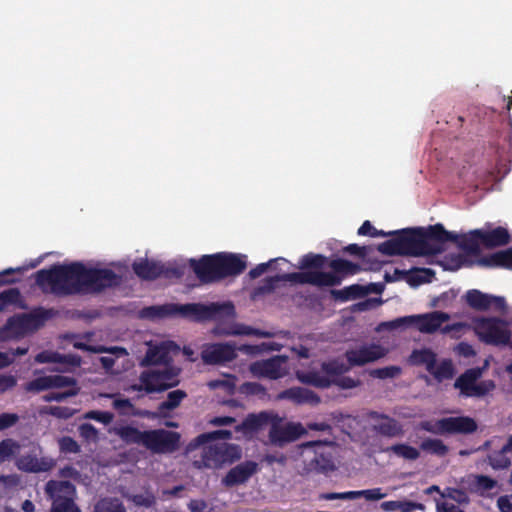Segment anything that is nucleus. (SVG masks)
<instances>
[{"label":"nucleus","instance_id":"nucleus-23","mask_svg":"<svg viewBox=\"0 0 512 512\" xmlns=\"http://www.w3.org/2000/svg\"><path fill=\"white\" fill-rule=\"evenodd\" d=\"M220 279L237 276L244 272L247 267L246 256L233 253H216Z\"/></svg>","mask_w":512,"mask_h":512},{"label":"nucleus","instance_id":"nucleus-12","mask_svg":"<svg viewBox=\"0 0 512 512\" xmlns=\"http://www.w3.org/2000/svg\"><path fill=\"white\" fill-rule=\"evenodd\" d=\"M54 315L52 309H45L42 307L34 309L30 313L19 314L10 317L7 320L5 329L11 331L16 335H22L28 331L40 328L45 321Z\"/></svg>","mask_w":512,"mask_h":512},{"label":"nucleus","instance_id":"nucleus-41","mask_svg":"<svg viewBox=\"0 0 512 512\" xmlns=\"http://www.w3.org/2000/svg\"><path fill=\"white\" fill-rule=\"evenodd\" d=\"M281 348H282V345L279 343L263 342L258 345L243 344L238 347L236 346V352L240 351L246 355L254 356V355H258V354H261L263 352H268V351H280Z\"/></svg>","mask_w":512,"mask_h":512},{"label":"nucleus","instance_id":"nucleus-11","mask_svg":"<svg viewBox=\"0 0 512 512\" xmlns=\"http://www.w3.org/2000/svg\"><path fill=\"white\" fill-rule=\"evenodd\" d=\"M326 279H328L326 274L304 272H292L266 277L257 287L253 289L252 297L255 299L259 296L272 293L276 289L277 284L281 281H287L296 284H321Z\"/></svg>","mask_w":512,"mask_h":512},{"label":"nucleus","instance_id":"nucleus-17","mask_svg":"<svg viewBox=\"0 0 512 512\" xmlns=\"http://www.w3.org/2000/svg\"><path fill=\"white\" fill-rule=\"evenodd\" d=\"M465 298L469 307L478 311L492 309L496 312L505 313L507 310L506 300L502 296H494L472 289L467 291Z\"/></svg>","mask_w":512,"mask_h":512},{"label":"nucleus","instance_id":"nucleus-1","mask_svg":"<svg viewBox=\"0 0 512 512\" xmlns=\"http://www.w3.org/2000/svg\"><path fill=\"white\" fill-rule=\"evenodd\" d=\"M43 292L56 296L99 294L120 285L121 276L107 268H88L81 262L54 264L35 273Z\"/></svg>","mask_w":512,"mask_h":512},{"label":"nucleus","instance_id":"nucleus-39","mask_svg":"<svg viewBox=\"0 0 512 512\" xmlns=\"http://www.w3.org/2000/svg\"><path fill=\"white\" fill-rule=\"evenodd\" d=\"M327 263V257L322 254L308 253L304 255L300 262L299 268L305 271H319L325 267Z\"/></svg>","mask_w":512,"mask_h":512},{"label":"nucleus","instance_id":"nucleus-58","mask_svg":"<svg viewBox=\"0 0 512 512\" xmlns=\"http://www.w3.org/2000/svg\"><path fill=\"white\" fill-rule=\"evenodd\" d=\"M356 499L365 498L367 501H378L383 499L386 494L382 492L381 488H373L366 490L355 491Z\"/></svg>","mask_w":512,"mask_h":512},{"label":"nucleus","instance_id":"nucleus-46","mask_svg":"<svg viewBox=\"0 0 512 512\" xmlns=\"http://www.w3.org/2000/svg\"><path fill=\"white\" fill-rule=\"evenodd\" d=\"M93 512H127L118 498H102L94 505Z\"/></svg>","mask_w":512,"mask_h":512},{"label":"nucleus","instance_id":"nucleus-32","mask_svg":"<svg viewBox=\"0 0 512 512\" xmlns=\"http://www.w3.org/2000/svg\"><path fill=\"white\" fill-rule=\"evenodd\" d=\"M134 273L142 280L152 281L162 276V264L141 259L132 264Z\"/></svg>","mask_w":512,"mask_h":512},{"label":"nucleus","instance_id":"nucleus-47","mask_svg":"<svg viewBox=\"0 0 512 512\" xmlns=\"http://www.w3.org/2000/svg\"><path fill=\"white\" fill-rule=\"evenodd\" d=\"M321 370L324 376H340L348 371V367L337 359L324 361L321 363Z\"/></svg>","mask_w":512,"mask_h":512},{"label":"nucleus","instance_id":"nucleus-54","mask_svg":"<svg viewBox=\"0 0 512 512\" xmlns=\"http://www.w3.org/2000/svg\"><path fill=\"white\" fill-rule=\"evenodd\" d=\"M59 449L62 453L77 454L81 451L80 445L70 436H63L58 440Z\"/></svg>","mask_w":512,"mask_h":512},{"label":"nucleus","instance_id":"nucleus-16","mask_svg":"<svg viewBox=\"0 0 512 512\" xmlns=\"http://www.w3.org/2000/svg\"><path fill=\"white\" fill-rule=\"evenodd\" d=\"M287 361V356L276 355L269 359L253 362L250 365V372L256 377L277 380L287 375L285 367Z\"/></svg>","mask_w":512,"mask_h":512},{"label":"nucleus","instance_id":"nucleus-3","mask_svg":"<svg viewBox=\"0 0 512 512\" xmlns=\"http://www.w3.org/2000/svg\"><path fill=\"white\" fill-rule=\"evenodd\" d=\"M180 314L196 321L219 320L223 317L234 314V305L227 301L223 303L213 302L208 305L201 303H190L184 305L165 304L160 306L144 307L140 315L147 319H159L167 316Z\"/></svg>","mask_w":512,"mask_h":512},{"label":"nucleus","instance_id":"nucleus-19","mask_svg":"<svg viewBox=\"0 0 512 512\" xmlns=\"http://www.w3.org/2000/svg\"><path fill=\"white\" fill-rule=\"evenodd\" d=\"M387 350L378 344L362 345L345 352L350 366H363L386 356Z\"/></svg>","mask_w":512,"mask_h":512},{"label":"nucleus","instance_id":"nucleus-38","mask_svg":"<svg viewBox=\"0 0 512 512\" xmlns=\"http://www.w3.org/2000/svg\"><path fill=\"white\" fill-rule=\"evenodd\" d=\"M232 437L230 430H216L212 432L202 433L198 435L190 444L189 447L194 448L202 445H206L215 440H229Z\"/></svg>","mask_w":512,"mask_h":512},{"label":"nucleus","instance_id":"nucleus-40","mask_svg":"<svg viewBox=\"0 0 512 512\" xmlns=\"http://www.w3.org/2000/svg\"><path fill=\"white\" fill-rule=\"evenodd\" d=\"M310 466L316 472L324 474L334 471L336 468L331 453H316Z\"/></svg>","mask_w":512,"mask_h":512},{"label":"nucleus","instance_id":"nucleus-42","mask_svg":"<svg viewBox=\"0 0 512 512\" xmlns=\"http://www.w3.org/2000/svg\"><path fill=\"white\" fill-rule=\"evenodd\" d=\"M420 449L426 453L444 457L448 454L449 448L441 439L426 438L420 443Z\"/></svg>","mask_w":512,"mask_h":512},{"label":"nucleus","instance_id":"nucleus-28","mask_svg":"<svg viewBox=\"0 0 512 512\" xmlns=\"http://www.w3.org/2000/svg\"><path fill=\"white\" fill-rule=\"evenodd\" d=\"M394 274L396 276L395 278H391L388 274H386V281L390 282L403 277L411 287H417L421 284L429 283L435 276V272L430 268L416 267L410 269L409 271L395 269Z\"/></svg>","mask_w":512,"mask_h":512},{"label":"nucleus","instance_id":"nucleus-44","mask_svg":"<svg viewBox=\"0 0 512 512\" xmlns=\"http://www.w3.org/2000/svg\"><path fill=\"white\" fill-rule=\"evenodd\" d=\"M10 305H15L19 308L25 307L18 288H9L0 293V312Z\"/></svg>","mask_w":512,"mask_h":512},{"label":"nucleus","instance_id":"nucleus-43","mask_svg":"<svg viewBox=\"0 0 512 512\" xmlns=\"http://www.w3.org/2000/svg\"><path fill=\"white\" fill-rule=\"evenodd\" d=\"M384 452H392L396 456L405 460L414 461L420 457V452L417 448L404 443L394 444L390 447L383 449Z\"/></svg>","mask_w":512,"mask_h":512},{"label":"nucleus","instance_id":"nucleus-55","mask_svg":"<svg viewBox=\"0 0 512 512\" xmlns=\"http://www.w3.org/2000/svg\"><path fill=\"white\" fill-rule=\"evenodd\" d=\"M83 417L107 425L113 421L114 415L109 411L91 410L86 412Z\"/></svg>","mask_w":512,"mask_h":512},{"label":"nucleus","instance_id":"nucleus-4","mask_svg":"<svg viewBox=\"0 0 512 512\" xmlns=\"http://www.w3.org/2000/svg\"><path fill=\"white\" fill-rule=\"evenodd\" d=\"M113 433L127 445H140L155 454L175 452L180 445V435L165 429L141 431L131 425H121L113 428Z\"/></svg>","mask_w":512,"mask_h":512},{"label":"nucleus","instance_id":"nucleus-27","mask_svg":"<svg viewBox=\"0 0 512 512\" xmlns=\"http://www.w3.org/2000/svg\"><path fill=\"white\" fill-rule=\"evenodd\" d=\"M277 399L289 400L297 405L309 404L316 406L321 402V398L314 391L304 387H291L281 391Z\"/></svg>","mask_w":512,"mask_h":512},{"label":"nucleus","instance_id":"nucleus-62","mask_svg":"<svg viewBox=\"0 0 512 512\" xmlns=\"http://www.w3.org/2000/svg\"><path fill=\"white\" fill-rule=\"evenodd\" d=\"M56 363L68 365L71 367H79L82 363V359L77 354H60L57 353Z\"/></svg>","mask_w":512,"mask_h":512},{"label":"nucleus","instance_id":"nucleus-56","mask_svg":"<svg viewBox=\"0 0 512 512\" xmlns=\"http://www.w3.org/2000/svg\"><path fill=\"white\" fill-rule=\"evenodd\" d=\"M78 432L80 437L88 442H96L99 438L98 430L90 423H83L79 425Z\"/></svg>","mask_w":512,"mask_h":512},{"label":"nucleus","instance_id":"nucleus-18","mask_svg":"<svg viewBox=\"0 0 512 512\" xmlns=\"http://www.w3.org/2000/svg\"><path fill=\"white\" fill-rule=\"evenodd\" d=\"M190 266L201 283L220 281L217 255H203L200 259H191Z\"/></svg>","mask_w":512,"mask_h":512},{"label":"nucleus","instance_id":"nucleus-20","mask_svg":"<svg viewBox=\"0 0 512 512\" xmlns=\"http://www.w3.org/2000/svg\"><path fill=\"white\" fill-rule=\"evenodd\" d=\"M236 345L232 343H214L206 346L201 352L205 364L218 365L236 359Z\"/></svg>","mask_w":512,"mask_h":512},{"label":"nucleus","instance_id":"nucleus-35","mask_svg":"<svg viewBox=\"0 0 512 512\" xmlns=\"http://www.w3.org/2000/svg\"><path fill=\"white\" fill-rule=\"evenodd\" d=\"M276 416L268 412H260L258 414H249L242 422V427L249 431H259L269 423L272 424Z\"/></svg>","mask_w":512,"mask_h":512},{"label":"nucleus","instance_id":"nucleus-21","mask_svg":"<svg viewBox=\"0 0 512 512\" xmlns=\"http://www.w3.org/2000/svg\"><path fill=\"white\" fill-rule=\"evenodd\" d=\"M368 417L374 421L372 430L381 436L396 438L404 434L403 425L387 414L378 411H370Z\"/></svg>","mask_w":512,"mask_h":512},{"label":"nucleus","instance_id":"nucleus-9","mask_svg":"<svg viewBox=\"0 0 512 512\" xmlns=\"http://www.w3.org/2000/svg\"><path fill=\"white\" fill-rule=\"evenodd\" d=\"M45 493L52 501L50 512H81L75 503L76 487L71 482L49 480Z\"/></svg>","mask_w":512,"mask_h":512},{"label":"nucleus","instance_id":"nucleus-60","mask_svg":"<svg viewBox=\"0 0 512 512\" xmlns=\"http://www.w3.org/2000/svg\"><path fill=\"white\" fill-rule=\"evenodd\" d=\"M495 388V383L492 380H484L479 383L476 382L475 387L471 393V397H482L488 394Z\"/></svg>","mask_w":512,"mask_h":512},{"label":"nucleus","instance_id":"nucleus-51","mask_svg":"<svg viewBox=\"0 0 512 512\" xmlns=\"http://www.w3.org/2000/svg\"><path fill=\"white\" fill-rule=\"evenodd\" d=\"M240 392L248 396H258L263 399L267 395L266 388L257 382H245L240 386Z\"/></svg>","mask_w":512,"mask_h":512},{"label":"nucleus","instance_id":"nucleus-24","mask_svg":"<svg viewBox=\"0 0 512 512\" xmlns=\"http://www.w3.org/2000/svg\"><path fill=\"white\" fill-rule=\"evenodd\" d=\"M179 349L178 345H176L172 341L162 342L159 345L151 347L147 350L144 359L141 362L142 366H151V365H163V366H172V352H177Z\"/></svg>","mask_w":512,"mask_h":512},{"label":"nucleus","instance_id":"nucleus-15","mask_svg":"<svg viewBox=\"0 0 512 512\" xmlns=\"http://www.w3.org/2000/svg\"><path fill=\"white\" fill-rule=\"evenodd\" d=\"M307 434L305 427L297 422H288L284 425L280 424V419L276 416L269 430L270 442L278 447H283L287 443L294 442Z\"/></svg>","mask_w":512,"mask_h":512},{"label":"nucleus","instance_id":"nucleus-53","mask_svg":"<svg viewBox=\"0 0 512 512\" xmlns=\"http://www.w3.org/2000/svg\"><path fill=\"white\" fill-rule=\"evenodd\" d=\"M402 372L399 366H387L383 368H377L371 371L370 375L379 379L394 378L400 375Z\"/></svg>","mask_w":512,"mask_h":512},{"label":"nucleus","instance_id":"nucleus-64","mask_svg":"<svg viewBox=\"0 0 512 512\" xmlns=\"http://www.w3.org/2000/svg\"><path fill=\"white\" fill-rule=\"evenodd\" d=\"M19 421V416L16 413H2L0 414V431L14 426Z\"/></svg>","mask_w":512,"mask_h":512},{"label":"nucleus","instance_id":"nucleus-48","mask_svg":"<svg viewBox=\"0 0 512 512\" xmlns=\"http://www.w3.org/2000/svg\"><path fill=\"white\" fill-rule=\"evenodd\" d=\"M19 449V443L11 438L0 441V464L14 456Z\"/></svg>","mask_w":512,"mask_h":512},{"label":"nucleus","instance_id":"nucleus-63","mask_svg":"<svg viewBox=\"0 0 512 512\" xmlns=\"http://www.w3.org/2000/svg\"><path fill=\"white\" fill-rule=\"evenodd\" d=\"M113 408L121 415H130V411H133L134 405L128 398H117L113 401Z\"/></svg>","mask_w":512,"mask_h":512},{"label":"nucleus","instance_id":"nucleus-52","mask_svg":"<svg viewBox=\"0 0 512 512\" xmlns=\"http://www.w3.org/2000/svg\"><path fill=\"white\" fill-rule=\"evenodd\" d=\"M45 413L58 419L66 420L73 417L77 410L66 406H49L45 409Z\"/></svg>","mask_w":512,"mask_h":512},{"label":"nucleus","instance_id":"nucleus-8","mask_svg":"<svg viewBox=\"0 0 512 512\" xmlns=\"http://www.w3.org/2000/svg\"><path fill=\"white\" fill-rule=\"evenodd\" d=\"M473 323L474 331L483 343L498 347L511 345L512 333L505 320L497 317H480Z\"/></svg>","mask_w":512,"mask_h":512},{"label":"nucleus","instance_id":"nucleus-36","mask_svg":"<svg viewBox=\"0 0 512 512\" xmlns=\"http://www.w3.org/2000/svg\"><path fill=\"white\" fill-rule=\"evenodd\" d=\"M368 289L359 284H353L340 290H331V296L340 302H346L365 296Z\"/></svg>","mask_w":512,"mask_h":512},{"label":"nucleus","instance_id":"nucleus-25","mask_svg":"<svg viewBox=\"0 0 512 512\" xmlns=\"http://www.w3.org/2000/svg\"><path fill=\"white\" fill-rule=\"evenodd\" d=\"M258 465L254 461H245L231 468L222 479L225 487H234L247 482L257 472Z\"/></svg>","mask_w":512,"mask_h":512},{"label":"nucleus","instance_id":"nucleus-33","mask_svg":"<svg viewBox=\"0 0 512 512\" xmlns=\"http://www.w3.org/2000/svg\"><path fill=\"white\" fill-rule=\"evenodd\" d=\"M478 264L484 267L512 269V248L483 256L478 260Z\"/></svg>","mask_w":512,"mask_h":512},{"label":"nucleus","instance_id":"nucleus-37","mask_svg":"<svg viewBox=\"0 0 512 512\" xmlns=\"http://www.w3.org/2000/svg\"><path fill=\"white\" fill-rule=\"evenodd\" d=\"M187 397V393L184 390H173L167 394V399L161 402L158 406V414L167 416V411L174 410L181 402Z\"/></svg>","mask_w":512,"mask_h":512},{"label":"nucleus","instance_id":"nucleus-26","mask_svg":"<svg viewBox=\"0 0 512 512\" xmlns=\"http://www.w3.org/2000/svg\"><path fill=\"white\" fill-rule=\"evenodd\" d=\"M55 464V460L51 457L39 458L36 454L32 453L21 455L16 462L19 470L28 473L48 472Z\"/></svg>","mask_w":512,"mask_h":512},{"label":"nucleus","instance_id":"nucleus-49","mask_svg":"<svg viewBox=\"0 0 512 512\" xmlns=\"http://www.w3.org/2000/svg\"><path fill=\"white\" fill-rule=\"evenodd\" d=\"M234 335H245V336H256L260 338H271L274 336L272 332L253 328L248 325H238L236 329L233 331Z\"/></svg>","mask_w":512,"mask_h":512},{"label":"nucleus","instance_id":"nucleus-5","mask_svg":"<svg viewBox=\"0 0 512 512\" xmlns=\"http://www.w3.org/2000/svg\"><path fill=\"white\" fill-rule=\"evenodd\" d=\"M448 320H450V315L448 313L443 311H433L425 314L399 317L388 322V326L396 329L414 325L421 333L433 334L440 330L444 335L452 332L458 333L463 329L464 324L460 322L443 325Z\"/></svg>","mask_w":512,"mask_h":512},{"label":"nucleus","instance_id":"nucleus-45","mask_svg":"<svg viewBox=\"0 0 512 512\" xmlns=\"http://www.w3.org/2000/svg\"><path fill=\"white\" fill-rule=\"evenodd\" d=\"M430 374L439 382L452 379L455 374L452 361L450 359H444L439 365L434 364Z\"/></svg>","mask_w":512,"mask_h":512},{"label":"nucleus","instance_id":"nucleus-31","mask_svg":"<svg viewBox=\"0 0 512 512\" xmlns=\"http://www.w3.org/2000/svg\"><path fill=\"white\" fill-rule=\"evenodd\" d=\"M455 240H447L446 242L457 243L458 247L469 255L477 256L480 253V229L470 231L468 234L457 235Z\"/></svg>","mask_w":512,"mask_h":512},{"label":"nucleus","instance_id":"nucleus-2","mask_svg":"<svg viewBox=\"0 0 512 512\" xmlns=\"http://www.w3.org/2000/svg\"><path fill=\"white\" fill-rule=\"evenodd\" d=\"M453 232L440 223L422 227L396 230L393 238L380 243L377 250L387 256H433L444 251L447 240H455Z\"/></svg>","mask_w":512,"mask_h":512},{"label":"nucleus","instance_id":"nucleus-57","mask_svg":"<svg viewBox=\"0 0 512 512\" xmlns=\"http://www.w3.org/2000/svg\"><path fill=\"white\" fill-rule=\"evenodd\" d=\"M78 393H79V388L74 387V388H70L69 390L64 391V392H50V393L46 394L43 397V399L46 402H52V401L61 402L69 397L76 396Z\"/></svg>","mask_w":512,"mask_h":512},{"label":"nucleus","instance_id":"nucleus-61","mask_svg":"<svg viewBox=\"0 0 512 512\" xmlns=\"http://www.w3.org/2000/svg\"><path fill=\"white\" fill-rule=\"evenodd\" d=\"M320 500H355L356 494L355 491H346V492H328L322 493L319 496Z\"/></svg>","mask_w":512,"mask_h":512},{"label":"nucleus","instance_id":"nucleus-30","mask_svg":"<svg viewBox=\"0 0 512 512\" xmlns=\"http://www.w3.org/2000/svg\"><path fill=\"white\" fill-rule=\"evenodd\" d=\"M480 240L482 246L492 249L509 244L511 236L506 228L499 226L490 231L480 229Z\"/></svg>","mask_w":512,"mask_h":512},{"label":"nucleus","instance_id":"nucleus-14","mask_svg":"<svg viewBox=\"0 0 512 512\" xmlns=\"http://www.w3.org/2000/svg\"><path fill=\"white\" fill-rule=\"evenodd\" d=\"M331 268V272L324 271H305L304 273H320L326 274L328 279L323 281L321 284H312L317 287H333L341 284L344 277L348 275H355L361 271V266L357 263H353L349 260L337 258L333 259L328 263Z\"/></svg>","mask_w":512,"mask_h":512},{"label":"nucleus","instance_id":"nucleus-29","mask_svg":"<svg viewBox=\"0 0 512 512\" xmlns=\"http://www.w3.org/2000/svg\"><path fill=\"white\" fill-rule=\"evenodd\" d=\"M487 366L488 361H485L483 367L467 369L456 379L454 387L460 390L461 395L471 397L473 387H475L477 380L482 376Z\"/></svg>","mask_w":512,"mask_h":512},{"label":"nucleus","instance_id":"nucleus-7","mask_svg":"<svg viewBox=\"0 0 512 512\" xmlns=\"http://www.w3.org/2000/svg\"><path fill=\"white\" fill-rule=\"evenodd\" d=\"M241 458L239 446L227 443H216L204 446L199 459L193 460L196 469H218Z\"/></svg>","mask_w":512,"mask_h":512},{"label":"nucleus","instance_id":"nucleus-34","mask_svg":"<svg viewBox=\"0 0 512 512\" xmlns=\"http://www.w3.org/2000/svg\"><path fill=\"white\" fill-rule=\"evenodd\" d=\"M409 363L413 366H425L430 373L437 363V355L429 348L415 349L409 356Z\"/></svg>","mask_w":512,"mask_h":512},{"label":"nucleus","instance_id":"nucleus-13","mask_svg":"<svg viewBox=\"0 0 512 512\" xmlns=\"http://www.w3.org/2000/svg\"><path fill=\"white\" fill-rule=\"evenodd\" d=\"M295 376L302 384L321 389L329 388L331 385H336L342 389H352L360 385V380L354 379L350 376L330 379V377L323 376V374L316 370H297L295 372Z\"/></svg>","mask_w":512,"mask_h":512},{"label":"nucleus","instance_id":"nucleus-6","mask_svg":"<svg viewBox=\"0 0 512 512\" xmlns=\"http://www.w3.org/2000/svg\"><path fill=\"white\" fill-rule=\"evenodd\" d=\"M418 429L434 435H470L477 431L478 424L469 416H451L421 421Z\"/></svg>","mask_w":512,"mask_h":512},{"label":"nucleus","instance_id":"nucleus-10","mask_svg":"<svg viewBox=\"0 0 512 512\" xmlns=\"http://www.w3.org/2000/svg\"><path fill=\"white\" fill-rule=\"evenodd\" d=\"M180 369L163 366L143 371L140 381L147 393L162 392L179 384Z\"/></svg>","mask_w":512,"mask_h":512},{"label":"nucleus","instance_id":"nucleus-50","mask_svg":"<svg viewBox=\"0 0 512 512\" xmlns=\"http://www.w3.org/2000/svg\"><path fill=\"white\" fill-rule=\"evenodd\" d=\"M507 453L501 448L489 455V464L494 469H506L510 466L511 461L506 455Z\"/></svg>","mask_w":512,"mask_h":512},{"label":"nucleus","instance_id":"nucleus-22","mask_svg":"<svg viewBox=\"0 0 512 512\" xmlns=\"http://www.w3.org/2000/svg\"><path fill=\"white\" fill-rule=\"evenodd\" d=\"M65 387H77L76 379L74 377L63 375L41 376L28 382L25 386V390L30 392H40L48 389Z\"/></svg>","mask_w":512,"mask_h":512},{"label":"nucleus","instance_id":"nucleus-59","mask_svg":"<svg viewBox=\"0 0 512 512\" xmlns=\"http://www.w3.org/2000/svg\"><path fill=\"white\" fill-rule=\"evenodd\" d=\"M132 502L139 507H152L156 503V498L153 493L134 494L131 497Z\"/></svg>","mask_w":512,"mask_h":512}]
</instances>
